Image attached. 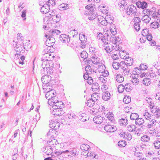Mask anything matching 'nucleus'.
Segmentation results:
<instances>
[{
    "label": "nucleus",
    "instance_id": "nucleus-15",
    "mask_svg": "<svg viewBox=\"0 0 160 160\" xmlns=\"http://www.w3.org/2000/svg\"><path fill=\"white\" fill-rule=\"evenodd\" d=\"M103 121V118L99 115L95 116L93 118V121L98 124H101Z\"/></svg>",
    "mask_w": 160,
    "mask_h": 160
},
{
    "label": "nucleus",
    "instance_id": "nucleus-30",
    "mask_svg": "<svg viewBox=\"0 0 160 160\" xmlns=\"http://www.w3.org/2000/svg\"><path fill=\"white\" fill-rule=\"evenodd\" d=\"M142 82L144 85L146 86H148L151 83L150 79L148 78H145L142 80Z\"/></svg>",
    "mask_w": 160,
    "mask_h": 160
},
{
    "label": "nucleus",
    "instance_id": "nucleus-37",
    "mask_svg": "<svg viewBox=\"0 0 160 160\" xmlns=\"http://www.w3.org/2000/svg\"><path fill=\"white\" fill-rule=\"evenodd\" d=\"M130 117L131 119L136 121L139 117V115L137 113H132L131 114Z\"/></svg>",
    "mask_w": 160,
    "mask_h": 160
},
{
    "label": "nucleus",
    "instance_id": "nucleus-5",
    "mask_svg": "<svg viewBox=\"0 0 160 160\" xmlns=\"http://www.w3.org/2000/svg\"><path fill=\"white\" fill-rule=\"evenodd\" d=\"M45 37L47 38L46 44L48 47L52 46L55 42V39L54 38L51 36H49L47 34H45Z\"/></svg>",
    "mask_w": 160,
    "mask_h": 160
},
{
    "label": "nucleus",
    "instance_id": "nucleus-17",
    "mask_svg": "<svg viewBox=\"0 0 160 160\" xmlns=\"http://www.w3.org/2000/svg\"><path fill=\"white\" fill-rule=\"evenodd\" d=\"M43 5L41 8V11L43 13L46 14L48 12L50 7L46 4Z\"/></svg>",
    "mask_w": 160,
    "mask_h": 160
},
{
    "label": "nucleus",
    "instance_id": "nucleus-34",
    "mask_svg": "<svg viewBox=\"0 0 160 160\" xmlns=\"http://www.w3.org/2000/svg\"><path fill=\"white\" fill-rule=\"evenodd\" d=\"M150 27L151 28L156 29L159 27V25L158 22H154L151 23Z\"/></svg>",
    "mask_w": 160,
    "mask_h": 160
},
{
    "label": "nucleus",
    "instance_id": "nucleus-41",
    "mask_svg": "<svg viewBox=\"0 0 160 160\" xmlns=\"http://www.w3.org/2000/svg\"><path fill=\"white\" fill-rule=\"evenodd\" d=\"M68 117L69 118L72 119H75L78 117L76 114L73 112L68 114Z\"/></svg>",
    "mask_w": 160,
    "mask_h": 160
},
{
    "label": "nucleus",
    "instance_id": "nucleus-22",
    "mask_svg": "<svg viewBox=\"0 0 160 160\" xmlns=\"http://www.w3.org/2000/svg\"><path fill=\"white\" fill-rule=\"evenodd\" d=\"M95 99H93L92 98L89 100H87L86 102L87 106L90 107L93 106L95 103Z\"/></svg>",
    "mask_w": 160,
    "mask_h": 160
},
{
    "label": "nucleus",
    "instance_id": "nucleus-62",
    "mask_svg": "<svg viewBox=\"0 0 160 160\" xmlns=\"http://www.w3.org/2000/svg\"><path fill=\"white\" fill-rule=\"evenodd\" d=\"M89 52L92 54L96 53L97 52V50L95 48V47H91L89 48Z\"/></svg>",
    "mask_w": 160,
    "mask_h": 160
},
{
    "label": "nucleus",
    "instance_id": "nucleus-24",
    "mask_svg": "<svg viewBox=\"0 0 160 160\" xmlns=\"http://www.w3.org/2000/svg\"><path fill=\"white\" fill-rule=\"evenodd\" d=\"M90 148V146L86 144H82L80 146V149L82 151H87Z\"/></svg>",
    "mask_w": 160,
    "mask_h": 160
},
{
    "label": "nucleus",
    "instance_id": "nucleus-26",
    "mask_svg": "<svg viewBox=\"0 0 160 160\" xmlns=\"http://www.w3.org/2000/svg\"><path fill=\"white\" fill-rule=\"evenodd\" d=\"M144 122V120L143 118H138L135 121V124L136 125L140 126L142 125Z\"/></svg>",
    "mask_w": 160,
    "mask_h": 160
},
{
    "label": "nucleus",
    "instance_id": "nucleus-60",
    "mask_svg": "<svg viewBox=\"0 0 160 160\" xmlns=\"http://www.w3.org/2000/svg\"><path fill=\"white\" fill-rule=\"evenodd\" d=\"M85 114L84 113H82V114L79 116L78 117V118L79 120H80L81 121H86V119L85 117Z\"/></svg>",
    "mask_w": 160,
    "mask_h": 160
},
{
    "label": "nucleus",
    "instance_id": "nucleus-55",
    "mask_svg": "<svg viewBox=\"0 0 160 160\" xmlns=\"http://www.w3.org/2000/svg\"><path fill=\"white\" fill-rule=\"evenodd\" d=\"M85 8L88 9L87 12L89 13V12H93L94 11L93 7L90 5H87L85 7Z\"/></svg>",
    "mask_w": 160,
    "mask_h": 160
},
{
    "label": "nucleus",
    "instance_id": "nucleus-23",
    "mask_svg": "<svg viewBox=\"0 0 160 160\" xmlns=\"http://www.w3.org/2000/svg\"><path fill=\"white\" fill-rule=\"evenodd\" d=\"M52 94L53 95H56V93H54L52 91L48 92L45 94V97L47 99L49 100L51 99L52 98V96L51 97H49L50 95H52Z\"/></svg>",
    "mask_w": 160,
    "mask_h": 160
},
{
    "label": "nucleus",
    "instance_id": "nucleus-11",
    "mask_svg": "<svg viewBox=\"0 0 160 160\" xmlns=\"http://www.w3.org/2000/svg\"><path fill=\"white\" fill-rule=\"evenodd\" d=\"M156 124V120L154 119H152V120L148 123V125L146 126V127L148 128H150L154 126ZM146 127L144 125L142 126L141 128H140L139 130L141 131H142V129H145Z\"/></svg>",
    "mask_w": 160,
    "mask_h": 160
},
{
    "label": "nucleus",
    "instance_id": "nucleus-56",
    "mask_svg": "<svg viewBox=\"0 0 160 160\" xmlns=\"http://www.w3.org/2000/svg\"><path fill=\"white\" fill-rule=\"evenodd\" d=\"M46 70L47 72L46 73L48 75V74H51L53 72V70L52 68L51 67H46Z\"/></svg>",
    "mask_w": 160,
    "mask_h": 160
},
{
    "label": "nucleus",
    "instance_id": "nucleus-46",
    "mask_svg": "<svg viewBox=\"0 0 160 160\" xmlns=\"http://www.w3.org/2000/svg\"><path fill=\"white\" fill-rule=\"evenodd\" d=\"M118 146L120 147H124L126 145V142L123 140H121L118 143Z\"/></svg>",
    "mask_w": 160,
    "mask_h": 160
},
{
    "label": "nucleus",
    "instance_id": "nucleus-19",
    "mask_svg": "<svg viewBox=\"0 0 160 160\" xmlns=\"http://www.w3.org/2000/svg\"><path fill=\"white\" fill-rule=\"evenodd\" d=\"M105 19L107 22L108 24L109 25L112 24L113 22L114 18L112 16L110 15H106Z\"/></svg>",
    "mask_w": 160,
    "mask_h": 160
},
{
    "label": "nucleus",
    "instance_id": "nucleus-45",
    "mask_svg": "<svg viewBox=\"0 0 160 160\" xmlns=\"http://www.w3.org/2000/svg\"><path fill=\"white\" fill-rule=\"evenodd\" d=\"M135 128L136 126L134 125H128L127 128L128 130L130 132L135 131Z\"/></svg>",
    "mask_w": 160,
    "mask_h": 160
},
{
    "label": "nucleus",
    "instance_id": "nucleus-18",
    "mask_svg": "<svg viewBox=\"0 0 160 160\" xmlns=\"http://www.w3.org/2000/svg\"><path fill=\"white\" fill-rule=\"evenodd\" d=\"M79 39L81 42H86L87 36H86L84 32H82L79 34Z\"/></svg>",
    "mask_w": 160,
    "mask_h": 160
},
{
    "label": "nucleus",
    "instance_id": "nucleus-64",
    "mask_svg": "<svg viewBox=\"0 0 160 160\" xmlns=\"http://www.w3.org/2000/svg\"><path fill=\"white\" fill-rule=\"evenodd\" d=\"M91 61L92 63L95 64H98L100 63V59H91Z\"/></svg>",
    "mask_w": 160,
    "mask_h": 160
},
{
    "label": "nucleus",
    "instance_id": "nucleus-48",
    "mask_svg": "<svg viewBox=\"0 0 160 160\" xmlns=\"http://www.w3.org/2000/svg\"><path fill=\"white\" fill-rule=\"evenodd\" d=\"M149 30L147 28L143 29L142 32V34L144 37L147 36L149 33Z\"/></svg>",
    "mask_w": 160,
    "mask_h": 160
},
{
    "label": "nucleus",
    "instance_id": "nucleus-33",
    "mask_svg": "<svg viewBox=\"0 0 160 160\" xmlns=\"http://www.w3.org/2000/svg\"><path fill=\"white\" fill-rule=\"evenodd\" d=\"M99 88L98 84L97 82L94 83L92 84V89L93 91L96 92Z\"/></svg>",
    "mask_w": 160,
    "mask_h": 160
},
{
    "label": "nucleus",
    "instance_id": "nucleus-47",
    "mask_svg": "<svg viewBox=\"0 0 160 160\" xmlns=\"http://www.w3.org/2000/svg\"><path fill=\"white\" fill-rule=\"evenodd\" d=\"M85 70L87 74H91L92 73V69L90 65H88L85 67Z\"/></svg>",
    "mask_w": 160,
    "mask_h": 160
},
{
    "label": "nucleus",
    "instance_id": "nucleus-39",
    "mask_svg": "<svg viewBox=\"0 0 160 160\" xmlns=\"http://www.w3.org/2000/svg\"><path fill=\"white\" fill-rule=\"evenodd\" d=\"M54 154L57 156H59L60 157L61 156L64 157V151H57L55 152Z\"/></svg>",
    "mask_w": 160,
    "mask_h": 160
},
{
    "label": "nucleus",
    "instance_id": "nucleus-13",
    "mask_svg": "<svg viewBox=\"0 0 160 160\" xmlns=\"http://www.w3.org/2000/svg\"><path fill=\"white\" fill-rule=\"evenodd\" d=\"M60 32L59 30L56 29H50L48 32H46V34H47L49 36H54L58 34Z\"/></svg>",
    "mask_w": 160,
    "mask_h": 160
},
{
    "label": "nucleus",
    "instance_id": "nucleus-3",
    "mask_svg": "<svg viewBox=\"0 0 160 160\" xmlns=\"http://www.w3.org/2000/svg\"><path fill=\"white\" fill-rule=\"evenodd\" d=\"M125 12L128 15H133L135 17L137 16V9L135 6L133 5H130L125 9Z\"/></svg>",
    "mask_w": 160,
    "mask_h": 160
},
{
    "label": "nucleus",
    "instance_id": "nucleus-32",
    "mask_svg": "<svg viewBox=\"0 0 160 160\" xmlns=\"http://www.w3.org/2000/svg\"><path fill=\"white\" fill-rule=\"evenodd\" d=\"M59 8L61 10H66L68 8V4L62 3L59 6Z\"/></svg>",
    "mask_w": 160,
    "mask_h": 160
},
{
    "label": "nucleus",
    "instance_id": "nucleus-42",
    "mask_svg": "<svg viewBox=\"0 0 160 160\" xmlns=\"http://www.w3.org/2000/svg\"><path fill=\"white\" fill-rule=\"evenodd\" d=\"M128 121L127 119L122 118L120 120L119 122L121 125L126 126L128 124Z\"/></svg>",
    "mask_w": 160,
    "mask_h": 160
},
{
    "label": "nucleus",
    "instance_id": "nucleus-9",
    "mask_svg": "<svg viewBox=\"0 0 160 160\" xmlns=\"http://www.w3.org/2000/svg\"><path fill=\"white\" fill-rule=\"evenodd\" d=\"M64 111L62 110V108H55L52 111V114L54 115L61 116L64 113Z\"/></svg>",
    "mask_w": 160,
    "mask_h": 160
},
{
    "label": "nucleus",
    "instance_id": "nucleus-54",
    "mask_svg": "<svg viewBox=\"0 0 160 160\" xmlns=\"http://www.w3.org/2000/svg\"><path fill=\"white\" fill-rule=\"evenodd\" d=\"M52 16H53V17L52 18V19L54 18V19H55V18H56V19H55V21L56 22H58L60 21L61 17V16L60 15H56L55 16V15H52Z\"/></svg>",
    "mask_w": 160,
    "mask_h": 160
},
{
    "label": "nucleus",
    "instance_id": "nucleus-7",
    "mask_svg": "<svg viewBox=\"0 0 160 160\" xmlns=\"http://www.w3.org/2000/svg\"><path fill=\"white\" fill-rule=\"evenodd\" d=\"M104 128L107 132H114L117 130V128L116 126L109 124L105 125Z\"/></svg>",
    "mask_w": 160,
    "mask_h": 160
},
{
    "label": "nucleus",
    "instance_id": "nucleus-16",
    "mask_svg": "<svg viewBox=\"0 0 160 160\" xmlns=\"http://www.w3.org/2000/svg\"><path fill=\"white\" fill-rule=\"evenodd\" d=\"M110 94L108 91H106L105 92H103L102 94V99L105 101H108L110 99Z\"/></svg>",
    "mask_w": 160,
    "mask_h": 160
},
{
    "label": "nucleus",
    "instance_id": "nucleus-63",
    "mask_svg": "<svg viewBox=\"0 0 160 160\" xmlns=\"http://www.w3.org/2000/svg\"><path fill=\"white\" fill-rule=\"evenodd\" d=\"M102 18L103 19H104L103 20L101 21V22H100V21L99 20L98 22L101 23V25L104 26H106L108 24V23L107 22L106 20L105 19V18L103 17H102Z\"/></svg>",
    "mask_w": 160,
    "mask_h": 160
},
{
    "label": "nucleus",
    "instance_id": "nucleus-57",
    "mask_svg": "<svg viewBox=\"0 0 160 160\" xmlns=\"http://www.w3.org/2000/svg\"><path fill=\"white\" fill-rule=\"evenodd\" d=\"M126 0H122L120 3V8L121 7L123 8V6L124 7V9L125 10L126 8V5H127V3L126 2Z\"/></svg>",
    "mask_w": 160,
    "mask_h": 160
},
{
    "label": "nucleus",
    "instance_id": "nucleus-38",
    "mask_svg": "<svg viewBox=\"0 0 160 160\" xmlns=\"http://www.w3.org/2000/svg\"><path fill=\"white\" fill-rule=\"evenodd\" d=\"M46 4L50 7V5L52 6H54L55 5V1L54 0H48V1H46Z\"/></svg>",
    "mask_w": 160,
    "mask_h": 160
},
{
    "label": "nucleus",
    "instance_id": "nucleus-35",
    "mask_svg": "<svg viewBox=\"0 0 160 160\" xmlns=\"http://www.w3.org/2000/svg\"><path fill=\"white\" fill-rule=\"evenodd\" d=\"M123 101L125 103H129L131 101V98L129 96H125L123 98Z\"/></svg>",
    "mask_w": 160,
    "mask_h": 160
},
{
    "label": "nucleus",
    "instance_id": "nucleus-2",
    "mask_svg": "<svg viewBox=\"0 0 160 160\" xmlns=\"http://www.w3.org/2000/svg\"><path fill=\"white\" fill-rule=\"evenodd\" d=\"M79 155V152L76 148H72L64 151V157H76Z\"/></svg>",
    "mask_w": 160,
    "mask_h": 160
},
{
    "label": "nucleus",
    "instance_id": "nucleus-20",
    "mask_svg": "<svg viewBox=\"0 0 160 160\" xmlns=\"http://www.w3.org/2000/svg\"><path fill=\"white\" fill-rule=\"evenodd\" d=\"M89 15L88 19L90 20H93L97 17V13L95 12H89L88 13Z\"/></svg>",
    "mask_w": 160,
    "mask_h": 160
},
{
    "label": "nucleus",
    "instance_id": "nucleus-36",
    "mask_svg": "<svg viewBox=\"0 0 160 160\" xmlns=\"http://www.w3.org/2000/svg\"><path fill=\"white\" fill-rule=\"evenodd\" d=\"M55 106L59 108H62L64 107V103L61 101H58L56 103H55Z\"/></svg>",
    "mask_w": 160,
    "mask_h": 160
},
{
    "label": "nucleus",
    "instance_id": "nucleus-29",
    "mask_svg": "<svg viewBox=\"0 0 160 160\" xmlns=\"http://www.w3.org/2000/svg\"><path fill=\"white\" fill-rule=\"evenodd\" d=\"M116 81L118 82H122L124 81V78L121 74H117L116 77Z\"/></svg>",
    "mask_w": 160,
    "mask_h": 160
},
{
    "label": "nucleus",
    "instance_id": "nucleus-8",
    "mask_svg": "<svg viewBox=\"0 0 160 160\" xmlns=\"http://www.w3.org/2000/svg\"><path fill=\"white\" fill-rule=\"evenodd\" d=\"M60 40L62 42L67 43L70 41V38L69 35L66 34H62L60 36Z\"/></svg>",
    "mask_w": 160,
    "mask_h": 160
},
{
    "label": "nucleus",
    "instance_id": "nucleus-43",
    "mask_svg": "<svg viewBox=\"0 0 160 160\" xmlns=\"http://www.w3.org/2000/svg\"><path fill=\"white\" fill-rule=\"evenodd\" d=\"M81 57L84 60L88 57V54L86 51H83L81 53Z\"/></svg>",
    "mask_w": 160,
    "mask_h": 160
},
{
    "label": "nucleus",
    "instance_id": "nucleus-27",
    "mask_svg": "<svg viewBox=\"0 0 160 160\" xmlns=\"http://www.w3.org/2000/svg\"><path fill=\"white\" fill-rule=\"evenodd\" d=\"M141 70L139 69L138 68H135L133 71V74L134 75H137V77L138 76H139L141 73Z\"/></svg>",
    "mask_w": 160,
    "mask_h": 160
},
{
    "label": "nucleus",
    "instance_id": "nucleus-59",
    "mask_svg": "<svg viewBox=\"0 0 160 160\" xmlns=\"http://www.w3.org/2000/svg\"><path fill=\"white\" fill-rule=\"evenodd\" d=\"M112 66L114 69L117 70L120 67L119 63L117 62H113Z\"/></svg>",
    "mask_w": 160,
    "mask_h": 160
},
{
    "label": "nucleus",
    "instance_id": "nucleus-21",
    "mask_svg": "<svg viewBox=\"0 0 160 160\" xmlns=\"http://www.w3.org/2000/svg\"><path fill=\"white\" fill-rule=\"evenodd\" d=\"M105 66L103 63L100 62L98 64V69L99 72L103 73L105 71Z\"/></svg>",
    "mask_w": 160,
    "mask_h": 160
},
{
    "label": "nucleus",
    "instance_id": "nucleus-52",
    "mask_svg": "<svg viewBox=\"0 0 160 160\" xmlns=\"http://www.w3.org/2000/svg\"><path fill=\"white\" fill-rule=\"evenodd\" d=\"M124 89L126 91L129 92L132 90V87L130 84H126L124 86Z\"/></svg>",
    "mask_w": 160,
    "mask_h": 160
},
{
    "label": "nucleus",
    "instance_id": "nucleus-6",
    "mask_svg": "<svg viewBox=\"0 0 160 160\" xmlns=\"http://www.w3.org/2000/svg\"><path fill=\"white\" fill-rule=\"evenodd\" d=\"M60 125V122H58L56 120H52L50 122L49 126L50 127L54 130H56L58 129Z\"/></svg>",
    "mask_w": 160,
    "mask_h": 160
},
{
    "label": "nucleus",
    "instance_id": "nucleus-44",
    "mask_svg": "<svg viewBox=\"0 0 160 160\" xmlns=\"http://www.w3.org/2000/svg\"><path fill=\"white\" fill-rule=\"evenodd\" d=\"M113 114H109V115H107V118L108 119L110 120L113 123H115V121L114 120V119L113 117L112 116Z\"/></svg>",
    "mask_w": 160,
    "mask_h": 160
},
{
    "label": "nucleus",
    "instance_id": "nucleus-4",
    "mask_svg": "<svg viewBox=\"0 0 160 160\" xmlns=\"http://www.w3.org/2000/svg\"><path fill=\"white\" fill-rule=\"evenodd\" d=\"M45 70V68L43 67V69L41 70L42 74H44V76L42 77L41 80L42 82L44 84H47L50 82L51 80V77L49 75L46 74V73H44Z\"/></svg>",
    "mask_w": 160,
    "mask_h": 160
},
{
    "label": "nucleus",
    "instance_id": "nucleus-40",
    "mask_svg": "<svg viewBox=\"0 0 160 160\" xmlns=\"http://www.w3.org/2000/svg\"><path fill=\"white\" fill-rule=\"evenodd\" d=\"M146 101H147V103L150 104V108H152L153 106H152L153 103L152 102V99L150 98L147 97L146 98Z\"/></svg>",
    "mask_w": 160,
    "mask_h": 160
},
{
    "label": "nucleus",
    "instance_id": "nucleus-50",
    "mask_svg": "<svg viewBox=\"0 0 160 160\" xmlns=\"http://www.w3.org/2000/svg\"><path fill=\"white\" fill-rule=\"evenodd\" d=\"M132 82L133 85H137L139 82V79L136 78L135 76H134V78L132 77Z\"/></svg>",
    "mask_w": 160,
    "mask_h": 160
},
{
    "label": "nucleus",
    "instance_id": "nucleus-61",
    "mask_svg": "<svg viewBox=\"0 0 160 160\" xmlns=\"http://www.w3.org/2000/svg\"><path fill=\"white\" fill-rule=\"evenodd\" d=\"M153 145L156 149L160 148V142L156 141L154 142Z\"/></svg>",
    "mask_w": 160,
    "mask_h": 160
},
{
    "label": "nucleus",
    "instance_id": "nucleus-53",
    "mask_svg": "<svg viewBox=\"0 0 160 160\" xmlns=\"http://www.w3.org/2000/svg\"><path fill=\"white\" fill-rule=\"evenodd\" d=\"M124 89V86L122 84L119 85L118 87V91L119 93L122 92Z\"/></svg>",
    "mask_w": 160,
    "mask_h": 160
},
{
    "label": "nucleus",
    "instance_id": "nucleus-28",
    "mask_svg": "<svg viewBox=\"0 0 160 160\" xmlns=\"http://www.w3.org/2000/svg\"><path fill=\"white\" fill-rule=\"evenodd\" d=\"M24 39V37L19 38L18 39H16L13 41V42H17L18 43V44L21 45V44L22 45H24L23 43V40Z\"/></svg>",
    "mask_w": 160,
    "mask_h": 160
},
{
    "label": "nucleus",
    "instance_id": "nucleus-49",
    "mask_svg": "<svg viewBox=\"0 0 160 160\" xmlns=\"http://www.w3.org/2000/svg\"><path fill=\"white\" fill-rule=\"evenodd\" d=\"M125 62L128 66H131L133 63V59L131 58H128Z\"/></svg>",
    "mask_w": 160,
    "mask_h": 160
},
{
    "label": "nucleus",
    "instance_id": "nucleus-10",
    "mask_svg": "<svg viewBox=\"0 0 160 160\" xmlns=\"http://www.w3.org/2000/svg\"><path fill=\"white\" fill-rule=\"evenodd\" d=\"M54 56H52L51 54L47 53L45 54L42 58V61L46 60L52 62V61L53 60Z\"/></svg>",
    "mask_w": 160,
    "mask_h": 160
},
{
    "label": "nucleus",
    "instance_id": "nucleus-25",
    "mask_svg": "<svg viewBox=\"0 0 160 160\" xmlns=\"http://www.w3.org/2000/svg\"><path fill=\"white\" fill-rule=\"evenodd\" d=\"M150 20L151 18L148 15H145L142 18V20L144 23H148Z\"/></svg>",
    "mask_w": 160,
    "mask_h": 160
},
{
    "label": "nucleus",
    "instance_id": "nucleus-12",
    "mask_svg": "<svg viewBox=\"0 0 160 160\" xmlns=\"http://www.w3.org/2000/svg\"><path fill=\"white\" fill-rule=\"evenodd\" d=\"M52 148L51 147L49 146L46 147L42 149L43 150V152L48 155L52 154L51 156L52 157L53 156H55L52 153Z\"/></svg>",
    "mask_w": 160,
    "mask_h": 160
},
{
    "label": "nucleus",
    "instance_id": "nucleus-1",
    "mask_svg": "<svg viewBox=\"0 0 160 160\" xmlns=\"http://www.w3.org/2000/svg\"><path fill=\"white\" fill-rule=\"evenodd\" d=\"M13 45L16 48L15 51L16 54H15V58H19V57L18 55L21 56L25 52V48L24 47V45L21 44V45L18 44L17 42H13Z\"/></svg>",
    "mask_w": 160,
    "mask_h": 160
},
{
    "label": "nucleus",
    "instance_id": "nucleus-58",
    "mask_svg": "<svg viewBox=\"0 0 160 160\" xmlns=\"http://www.w3.org/2000/svg\"><path fill=\"white\" fill-rule=\"evenodd\" d=\"M133 20L134 24H140V23L141 22L140 19L138 17H135Z\"/></svg>",
    "mask_w": 160,
    "mask_h": 160
},
{
    "label": "nucleus",
    "instance_id": "nucleus-14",
    "mask_svg": "<svg viewBox=\"0 0 160 160\" xmlns=\"http://www.w3.org/2000/svg\"><path fill=\"white\" fill-rule=\"evenodd\" d=\"M136 5L138 8H141L142 9H146L148 6L147 3L144 1L142 2H138L136 3Z\"/></svg>",
    "mask_w": 160,
    "mask_h": 160
},
{
    "label": "nucleus",
    "instance_id": "nucleus-31",
    "mask_svg": "<svg viewBox=\"0 0 160 160\" xmlns=\"http://www.w3.org/2000/svg\"><path fill=\"white\" fill-rule=\"evenodd\" d=\"M150 140V137L147 135H144L141 138V140L144 142H148Z\"/></svg>",
    "mask_w": 160,
    "mask_h": 160
},
{
    "label": "nucleus",
    "instance_id": "nucleus-51",
    "mask_svg": "<svg viewBox=\"0 0 160 160\" xmlns=\"http://www.w3.org/2000/svg\"><path fill=\"white\" fill-rule=\"evenodd\" d=\"M143 116L144 117V118H145L146 119L149 120L151 119V115H150L149 113L148 112H145L143 114Z\"/></svg>",
    "mask_w": 160,
    "mask_h": 160
}]
</instances>
